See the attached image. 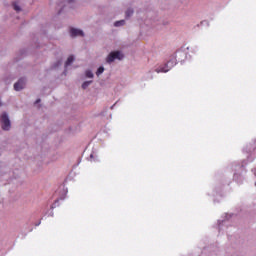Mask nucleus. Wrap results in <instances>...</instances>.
Returning a JSON list of instances; mask_svg holds the SVG:
<instances>
[{"mask_svg": "<svg viewBox=\"0 0 256 256\" xmlns=\"http://www.w3.org/2000/svg\"><path fill=\"white\" fill-rule=\"evenodd\" d=\"M35 103H41V99H37Z\"/></svg>", "mask_w": 256, "mask_h": 256, "instance_id": "obj_14", "label": "nucleus"}, {"mask_svg": "<svg viewBox=\"0 0 256 256\" xmlns=\"http://www.w3.org/2000/svg\"><path fill=\"white\" fill-rule=\"evenodd\" d=\"M125 15H126V19H129V17H131V15H133V9H128L126 12H125Z\"/></svg>", "mask_w": 256, "mask_h": 256, "instance_id": "obj_7", "label": "nucleus"}, {"mask_svg": "<svg viewBox=\"0 0 256 256\" xmlns=\"http://www.w3.org/2000/svg\"><path fill=\"white\" fill-rule=\"evenodd\" d=\"M0 107H1V102H0Z\"/></svg>", "mask_w": 256, "mask_h": 256, "instance_id": "obj_16", "label": "nucleus"}, {"mask_svg": "<svg viewBox=\"0 0 256 256\" xmlns=\"http://www.w3.org/2000/svg\"><path fill=\"white\" fill-rule=\"evenodd\" d=\"M125 25V20H119L114 23V27H123Z\"/></svg>", "mask_w": 256, "mask_h": 256, "instance_id": "obj_6", "label": "nucleus"}, {"mask_svg": "<svg viewBox=\"0 0 256 256\" xmlns=\"http://www.w3.org/2000/svg\"><path fill=\"white\" fill-rule=\"evenodd\" d=\"M156 71H157V73H167V71H169V69H165V67H162L160 69H157Z\"/></svg>", "mask_w": 256, "mask_h": 256, "instance_id": "obj_10", "label": "nucleus"}, {"mask_svg": "<svg viewBox=\"0 0 256 256\" xmlns=\"http://www.w3.org/2000/svg\"><path fill=\"white\" fill-rule=\"evenodd\" d=\"M15 91H21V89H25V78H21L14 84Z\"/></svg>", "mask_w": 256, "mask_h": 256, "instance_id": "obj_3", "label": "nucleus"}, {"mask_svg": "<svg viewBox=\"0 0 256 256\" xmlns=\"http://www.w3.org/2000/svg\"><path fill=\"white\" fill-rule=\"evenodd\" d=\"M57 203H59V200H55V203L52 204L51 209H55V207H57Z\"/></svg>", "mask_w": 256, "mask_h": 256, "instance_id": "obj_13", "label": "nucleus"}, {"mask_svg": "<svg viewBox=\"0 0 256 256\" xmlns=\"http://www.w3.org/2000/svg\"><path fill=\"white\" fill-rule=\"evenodd\" d=\"M86 77H88L89 79H93V72L91 71H86Z\"/></svg>", "mask_w": 256, "mask_h": 256, "instance_id": "obj_12", "label": "nucleus"}, {"mask_svg": "<svg viewBox=\"0 0 256 256\" xmlns=\"http://www.w3.org/2000/svg\"><path fill=\"white\" fill-rule=\"evenodd\" d=\"M90 83H93L92 81H86L82 84V89H86Z\"/></svg>", "mask_w": 256, "mask_h": 256, "instance_id": "obj_11", "label": "nucleus"}, {"mask_svg": "<svg viewBox=\"0 0 256 256\" xmlns=\"http://www.w3.org/2000/svg\"><path fill=\"white\" fill-rule=\"evenodd\" d=\"M115 59H119V61H121V59H123V54L119 51L111 52L106 58V61L107 63H113Z\"/></svg>", "mask_w": 256, "mask_h": 256, "instance_id": "obj_2", "label": "nucleus"}, {"mask_svg": "<svg viewBox=\"0 0 256 256\" xmlns=\"http://www.w3.org/2000/svg\"><path fill=\"white\" fill-rule=\"evenodd\" d=\"M73 61H75V57H73V55L69 56L65 63V66L69 67V65H71V63H73Z\"/></svg>", "mask_w": 256, "mask_h": 256, "instance_id": "obj_5", "label": "nucleus"}, {"mask_svg": "<svg viewBox=\"0 0 256 256\" xmlns=\"http://www.w3.org/2000/svg\"><path fill=\"white\" fill-rule=\"evenodd\" d=\"M70 35L71 37H83L84 33L82 30H79L77 28H71Z\"/></svg>", "mask_w": 256, "mask_h": 256, "instance_id": "obj_4", "label": "nucleus"}, {"mask_svg": "<svg viewBox=\"0 0 256 256\" xmlns=\"http://www.w3.org/2000/svg\"><path fill=\"white\" fill-rule=\"evenodd\" d=\"M103 71H105V68H103V66H100L96 72V75H101L103 73Z\"/></svg>", "mask_w": 256, "mask_h": 256, "instance_id": "obj_9", "label": "nucleus"}, {"mask_svg": "<svg viewBox=\"0 0 256 256\" xmlns=\"http://www.w3.org/2000/svg\"><path fill=\"white\" fill-rule=\"evenodd\" d=\"M12 5H13L14 11H17V12L21 11V7H19V5H17L16 2H14Z\"/></svg>", "mask_w": 256, "mask_h": 256, "instance_id": "obj_8", "label": "nucleus"}, {"mask_svg": "<svg viewBox=\"0 0 256 256\" xmlns=\"http://www.w3.org/2000/svg\"><path fill=\"white\" fill-rule=\"evenodd\" d=\"M170 63H173V62H171V61L167 62L166 66L169 65Z\"/></svg>", "mask_w": 256, "mask_h": 256, "instance_id": "obj_15", "label": "nucleus"}, {"mask_svg": "<svg viewBox=\"0 0 256 256\" xmlns=\"http://www.w3.org/2000/svg\"><path fill=\"white\" fill-rule=\"evenodd\" d=\"M1 123L3 131H9V129H11V121L5 112L1 115Z\"/></svg>", "mask_w": 256, "mask_h": 256, "instance_id": "obj_1", "label": "nucleus"}]
</instances>
